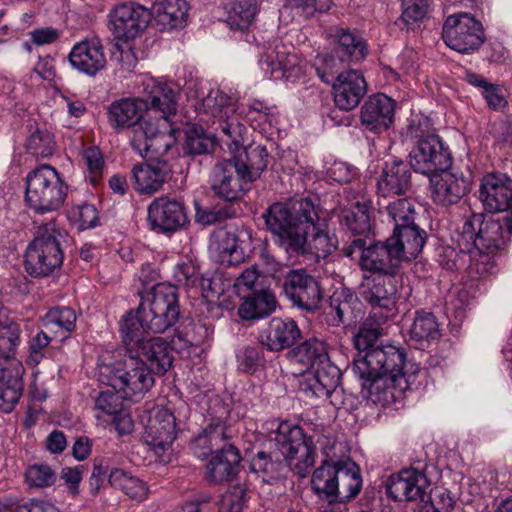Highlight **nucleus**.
I'll return each mask as SVG.
<instances>
[{"instance_id": "nucleus-9", "label": "nucleus", "mask_w": 512, "mask_h": 512, "mask_svg": "<svg viewBox=\"0 0 512 512\" xmlns=\"http://www.w3.org/2000/svg\"><path fill=\"white\" fill-rule=\"evenodd\" d=\"M273 435L272 440L288 466L305 477L315 463L316 448L312 437L300 426L289 422L279 423Z\"/></svg>"}, {"instance_id": "nucleus-23", "label": "nucleus", "mask_w": 512, "mask_h": 512, "mask_svg": "<svg viewBox=\"0 0 512 512\" xmlns=\"http://www.w3.org/2000/svg\"><path fill=\"white\" fill-rule=\"evenodd\" d=\"M332 91L335 106L342 111H351L365 96L367 83L361 72L347 70L336 77Z\"/></svg>"}, {"instance_id": "nucleus-5", "label": "nucleus", "mask_w": 512, "mask_h": 512, "mask_svg": "<svg viewBox=\"0 0 512 512\" xmlns=\"http://www.w3.org/2000/svg\"><path fill=\"white\" fill-rule=\"evenodd\" d=\"M99 361V381L121 392L126 399L138 401L154 385L153 372L146 367L143 359L130 353L116 360L102 355Z\"/></svg>"}, {"instance_id": "nucleus-26", "label": "nucleus", "mask_w": 512, "mask_h": 512, "mask_svg": "<svg viewBox=\"0 0 512 512\" xmlns=\"http://www.w3.org/2000/svg\"><path fill=\"white\" fill-rule=\"evenodd\" d=\"M411 188V171L402 160L386 161L377 178L376 192L378 196L390 197L404 195Z\"/></svg>"}, {"instance_id": "nucleus-43", "label": "nucleus", "mask_w": 512, "mask_h": 512, "mask_svg": "<svg viewBox=\"0 0 512 512\" xmlns=\"http://www.w3.org/2000/svg\"><path fill=\"white\" fill-rule=\"evenodd\" d=\"M341 225L354 235H366L371 230L369 208L365 203L356 202L343 208L339 214Z\"/></svg>"}, {"instance_id": "nucleus-25", "label": "nucleus", "mask_w": 512, "mask_h": 512, "mask_svg": "<svg viewBox=\"0 0 512 512\" xmlns=\"http://www.w3.org/2000/svg\"><path fill=\"white\" fill-rule=\"evenodd\" d=\"M395 102L382 93L370 96L360 110V121L366 130L382 133L393 123Z\"/></svg>"}, {"instance_id": "nucleus-54", "label": "nucleus", "mask_w": 512, "mask_h": 512, "mask_svg": "<svg viewBox=\"0 0 512 512\" xmlns=\"http://www.w3.org/2000/svg\"><path fill=\"white\" fill-rule=\"evenodd\" d=\"M386 209L389 217H391L394 222V228L415 222V206L408 198H400L394 202H390Z\"/></svg>"}, {"instance_id": "nucleus-58", "label": "nucleus", "mask_w": 512, "mask_h": 512, "mask_svg": "<svg viewBox=\"0 0 512 512\" xmlns=\"http://www.w3.org/2000/svg\"><path fill=\"white\" fill-rule=\"evenodd\" d=\"M339 42V49L346 55L360 60L365 56V43L362 39L348 29L340 28L336 32Z\"/></svg>"}, {"instance_id": "nucleus-28", "label": "nucleus", "mask_w": 512, "mask_h": 512, "mask_svg": "<svg viewBox=\"0 0 512 512\" xmlns=\"http://www.w3.org/2000/svg\"><path fill=\"white\" fill-rule=\"evenodd\" d=\"M171 169L166 161L141 163L131 171V183L134 190L141 195L158 192L168 180Z\"/></svg>"}, {"instance_id": "nucleus-46", "label": "nucleus", "mask_w": 512, "mask_h": 512, "mask_svg": "<svg viewBox=\"0 0 512 512\" xmlns=\"http://www.w3.org/2000/svg\"><path fill=\"white\" fill-rule=\"evenodd\" d=\"M109 483L121 489L126 495L135 500H143L147 496L146 484L140 479L129 475L122 469H114L110 472Z\"/></svg>"}, {"instance_id": "nucleus-7", "label": "nucleus", "mask_w": 512, "mask_h": 512, "mask_svg": "<svg viewBox=\"0 0 512 512\" xmlns=\"http://www.w3.org/2000/svg\"><path fill=\"white\" fill-rule=\"evenodd\" d=\"M63 233L54 222L39 227L25 254V269L33 277H46L59 268L64 259Z\"/></svg>"}, {"instance_id": "nucleus-62", "label": "nucleus", "mask_w": 512, "mask_h": 512, "mask_svg": "<svg viewBox=\"0 0 512 512\" xmlns=\"http://www.w3.org/2000/svg\"><path fill=\"white\" fill-rule=\"evenodd\" d=\"M25 479L30 487L42 488L55 482V474L48 465L35 464L26 470Z\"/></svg>"}, {"instance_id": "nucleus-1", "label": "nucleus", "mask_w": 512, "mask_h": 512, "mask_svg": "<svg viewBox=\"0 0 512 512\" xmlns=\"http://www.w3.org/2000/svg\"><path fill=\"white\" fill-rule=\"evenodd\" d=\"M382 334L378 325L363 323L354 336L359 351L353 370L364 380L363 387L376 401L397 398L415 381L417 369L406 362L405 353L392 345L373 347Z\"/></svg>"}, {"instance_id": "nucleus-41", "label": "nucleus", "mask_w": 512, "mask_h": 512, "mask_svg": "<svg viewBox=\"0 0 512 512\" xmlns=\"http://www.w3.org/2000/svg\"><path fill=\"white\" fill-rule=\"evenodd\" d=\"M226 22L232 30L245 31L253 23L258 11L257 0L229 1L225 4Z\"/></svg>"}, {"instance_id": "nucleus-33", "label": "nucleus", "mask_w": 512, "mask_h": 512, "mask_svg": "<svg viewBox=\"0 0 512 512\" xmlns=\"http://www.w3.org/2000/svg\"><path fill=\"white\" fill-rule=\"evenodd\" d=\"M241 456L236 447L215 453L206 465L205 478L213 484L231 480L239 471Z\"/></svg>"}, {"instance_id": "nucleus-29", "label": "nucleus", "mask_w": 512, "mask_h": 512, "mask_svg": "<svg viewBox=\"0 0 512 512\" xmlns=\"http://www.w3.org/2000/svg\"><path fill=\"white\" fill-rule=\"evenodd\" d=\"M301 332L292 319L272 318L260 335L263 347L272 352H279L294 345Z\"/></svg>"}, {"instance_id": "nucleus-24", "label": "nucleus", "mask_w": 512, "mask_h": 512, "mask_svg": "<svg viewBox=\"0 0 512 512\" xmlns=\"http://www.w3.org/2000/svg\"><path fill=\"white\" fill-rule=\"evenodd\" d=\"M68 59L74 69L90 77L104 70L107 64L104 46L99 38L85 39L76 43Z\"/></svg>"}, {"instance_id": "nucleus-10", "label": "nucleus", "mask_w": 512, "mask_h": 512, "mask_svg": "<svg viewBox=\"0 0 512 512\" xmlns=\"http://www.w3.org/2000/svg\"><path fill=\"white\" fill-rule=\"evenodd\" d=\"M67 186L50 165H42L26 177L25 200L39 213L57 210L64 202Z\"/></svg>"}, {"instance_id": "nucleus-21", "label": "nucleus", "mask_w": 512, "mask_h": 512, "mask_svg": "<svg viewBox=\"0 0 512 512\" xmlns=\"http://www.w3.org/2000/svg\"><path fill=\"white\" fill-rule=\"evenodd\" d=\"M24 367L15 355L0 358V410L12 411L18 403L23 390Z\"/></svg>"}, {"instance_id": "nucleus-56", "label": "nucleus", "mask_w": 512, "mask_h": 512, "mask_svg": "<svg viewBox=\"0 0 512 512\" xmlns=\"http://www.w3.org/2000/svg\"><path fill=\"white\" fill-rule=\"evenodd\" d=\"M19 343V325L8 319L0 320V358L15 355Z\"/></svg>"}, {"instance_id": "nucleus-32", "label": "nucleus", "mask_w": 512, "mask_h": 512, "mask_svg": "<svg viewBox=\"0 0 512 512\" xmlns=\"http://www.w3.org/2000/svg\"><path fill=\"white\" fill-rule=\"evenodd\" d=\"M359 306L358 297L353 292L348 289L337 290L330 297L326 321L331 326L355 322L360 314Z\"/></svg>"}, {"instance_id": "nucleus-15", "label": "nucleus", "mask_w": 512, "mask_h": 512, "mask_svg": "<svg viewBox=\"0 0 512 512\" xmlns=\"http://www.w3.org/2000/svg\"><path fill=\"white\" fill-rule=\"evenodd\" d=\"M360 297L372 309H380L379 320L385 322L396 310L397 285L394 275L364 277L359 287Z\"/></svg>"}, {"instance_id": "nucleus-22", "label": "nucleus", "mask_w": 512, "mask_h": 512, "mask_svg": "<svg viewBox=\"0 0 512 512\" xmlns=\"http://www.w3.org/2000/svg\"><path fill=\"white\" fill-rule=\"evenodd\" d=\"M429 481L425 474L413 468L391 475L386 484L387 495L395 501L425 500Z\"/></svg>"}, {"instance_id": "nucleus-16", "label": "nucleus", "mask_w": 512, "mask_h": 512, "mask_svg": "<svg viewBox=\"0 0 512 512\" xmlns=\"http://www.w3.org/2000/svg\"><path fill=\"white\" fill-rule=\"evenodd\" d=\"M409 156L414 171L428 176L447 169L451 163L448 150L435 134H428L425 139L418 141Z\"/></svg>"}, {"instance_id": "nucleus-2", "label": "nucleus", "mask_w": 512, "mask_h": 512, "mask_svg": "<svg viewBox=\"0 0 512 512\" xmlns=\"http://www.w3.org/2000/svg\"><path fill=\"white\" fill-rule=\"evenodd\" d=\"M263 217L274 243L289 255H299L318 213L311 199L300 198L272 204Z\"/></svg>"}, {"instance_id": "nucleus-57", "label": "nucleus", "mask_w": 512, "mask_h": 512, "mask_svg": "<svg viewBox=\"0 0 512 512\" xmlns=\"http://www.w3.org/2000/svg\"><path fill=\"white\" fill-rule=\"evenodd\" d=\"M214 145V139L198 125L191 126L187 131L186 150L189 154L207 153Z\"/></svg>"}, {"instance_id": "nucleus-47", "label": "nucleus", "mask_w": 512, "mask_h": 512, "mask_svg": "<svg viewBox=\"0 0 512 512\" xmlns=\"http://www.w3.org/2000/svg\"><path fill=\"white\" fill-rule=\"evenodd\" d=\"M124 399V394L113 388L102 391L95 399L96 418L106 420V417H116L124 409Z\"/></svg>"}, {"instance_id": "nucleus-6", "label": "nucleus", "mask_w": 512, "mask_h": 512, "mask_svg": "<svg viewBox=\"0 0 512 512\" xmlns=\"http://www.w3.org/2000/svg\"><path fill=\"white\" fill-rule=\"evenodd\" d=\"M506 235H512V215L473 214L465 220L455 241L460 251L479 248L499 254L506 247Z\"/></svg>"}, {"instance_id": "nucleus-55", "label": "nucleus", "mask_w": 512, "mask_h": 512, "mask_svg": "<svg viewBox=\"0 0 512 512\" xmlns=\"http://www.w3.org/2000/svg\"><path fill=\"white\" fill-rule=\"evenodd\" d=\"M76 320L75 310L69 307H54L47 312L44 319L47 328L56 326L66 333H70L75 329Z\"/></svg>"}, {"instance_id": "nucleus-36", "label": "nucleus", "mask_w": 512, "mask_h": 512, "mask_svg": "<svg viewBox=\"0 0 512 512\" xmlns=\"http://www.w3.org/2000/svg\"><path fill=\"white\" fill-rule=\"evenodd\" d=\"M338 489L335 502H346L356 497L362 488L360 468L354 462L338 461Z\"/></svg>"}, {"instance_id": "nucleus-20", "label": "nucleus", "mask_w": 512, "mask_h": 512, "mask_svg": "<svg viewBox=\"0 0 512 512\" xmlns=\"http://www.w3.org/2000/svg\"><path fill=\"white\" fill-rule=\"evenodd\" d=\"M479 198L486 211L512 215V179L506 174L492 173L483 177Z\"/></svg>"}, {"instance_id": "nucleus-64", "label": "nucleus", "mask_w": 512, "mask_h": 512, "mask_svg": "<svg viewBox=\"0 0 512 512\" xmlns=\"http://www.w3.org/2000/svg\"><path fill=\"white\" fill-rule=\"evenodd\" d=\"M454 501L447 491L436 489L430 497V502L423 507V512H451Z\"/></svg>"}, {"instance_id": "nucleus-17", "label": "nucleus", "mask_w": 512, "mask_h": 512, "mask_svg": "<svg viewBox=\"0 0 512 512\" xmlns=\"http://www.w3.org/2000/svg\"><path fill=\"white\" fill-rule=\"evenodd\" d=\"M210 183L215 195L228 202L240 199L251 184L232 159L215 164Z\"/></svg>"}, {"instance_id": "nucleus-8", "label": "nucleus", "mask_w": 512, "mask_h": 512, "mask_svg": "<svg viewBox=\"0 0 512 512\" xmlns=\"http://www.w3.org/2000/svg\"><path fill=\"white\" fill-rule=\"evenodd\" d=\"M136 322L127 320L120 326L126 353L143 359L146 367L153 373L164 374L173 362L169 343L162 337H145L144 333L137 332Z\"/></svg>"}, {"instance_id": "nucleus-31", "label": "nucleus", "mask_w": 512, "mask_h": 512, "mask_svg": "<svg viewBox=\"0 0 512 512\" xmlns=\"http://www.w3.org/2000/svg\"><path fill=\"white\" fill-rule=\"evenodd\" d=\"M388 241L389 247L394 248L402 261H410L421 253L426 242V232L414 222L394 228Z\"/></svg>"}, {"instance_id": "nucleus-48", "label": "nucleus", "mask_w": 512, "mask_h": 512, "mask_svg": "<svg viewBox=\"0 0 512 512\" xmlns=\"http://www.w3.org/2000/svg\"><path fill=\"white\" fill-rule=\"evenodd\" d=\"M411 338L418 342H429L440 337L436 317L429 312H417L410 330Z\"/></svg>"}, {"instance_id": "nucleus-63", "label": "nucleus", "mask_w": 512, "mask_h": 512, "mask_svg": "<svg viewBox=\"0 0 512 512\" xmlns=\"http://www.w3.org/2000/svg\"><path fill=\"white\" fill-rule=\"evenodd\" d=\"M237 357L239 369L248 374L255 373L265 364L263 351L257 347H246Z\"/></svg>"}, {"instance_id": "nucleus-49", "label": "nucleus", "mask_w": 512, "mask_h": 512, "mask_svg": "<svg viewBox=\"0 0 512 512\" xmlns=\"http://www.w3.org/2000/svg\"><path fill=\"white\" fill-rule=\"evenodd\" d=\"M470 254L469 273L473 277H485L492 274L496 268L498 253L472 248L471 251H462Z\"/></svg>"}, {"instance_id": "nucleus-27", "label": "nucleus", "mask_w": 512, "mask_h": 512, "mask_svg": "<svg viewBox=\"0 0 512 512\" xmlns=\"http://www.w3.org/2000/svg\"><path fill=\"white\" fill-rule=\"evenodd\" d=\"M431 195L434 202L443 206L457 203L468 191L469 181L463 176L439 170L430 176Z\"/></svg>"}, {"instance_id": "nucleus-11", "label": "nucleus", "mask_w": 512, "mask_h": 512, "mask_svg": "<svg viewBox=\"0 0 512 512\" xmlns=\"http://www.w3.org/2000/svg\"><path fill=\"white\" fill-rule=\"evenodd\" d=\"M442 38L449 48L462 54H470L481 47L485 34L479 20L469 13L459 12L446 18Z\"/></svg>"}, {"instance_id": "nucleus-38", "label": "nucleus", "mask_w": 512, "mask_h": 512, "mask_svg": "<svg viewBox=\"0 0 512 512\" xmlns=\"http://www.w3.org/2000/svg\"><path fill=\"white\" fill-rule=\"evenodd\" d=\"M232 160L237 164L242 174L246 176V179L252 183L267 168L269 154L264 146H249L244 150V155L232 158Z\"/></svg>"}, {"instance_id": "nucleus-13", "label": "nucleus", "mask_w": 512, "mask_h": 512, "mask_svg": "<svg viewBox=\"0 0 512 512\" xmlns=\"http://www.w3.org/2000/svg\"><path fill=\"white\" fill-rule=\"evenodd\" d=\"M198 110L218 119L221 132L233 143L237 144L242 141L245 127L236 116V108L228 95L219 89H211L202 99Z\"/></svg>"}, {"instance_id": "nucleus-30", "label": "nucleus", "mask_w": 512, "mask_h": 512, "mask_svg": "<svg viewBox=\"0 0 512 512\" xmlns=\"http://www.w3.org/2000/svg\"><path fill=\"white\" fill-rule=\"evenodd\" d=\"M175 417L166 409H154L145 427L144 440L154 449L165 450L175 439Z\"/></svg>"}, {"instance_id": "nucleus-44", "label": "nucleus", "mask_w": 512, "mask_h": 512, "mask_svg": "<svg viewBox=\"0 0 512 512\" xmlns=\"http://www.w3.org/2000/svg\"><path fill=\"white\" fill-rule=\"evenodd\" d=\"M313 224L315 228L309 229V234H306L305 244L299 255L312 253L317 257H326L336 249L335 243L328 232L324 230V224L321 223L319 217L313 221Z\"/></svg>"}, {"instance_id": "nucleus-18", "label": "nucleus", "mask_w": 512, "mask_h": 512, "mask_svg": "<svg viewBox=\"0 0 512 512\" xmlns=\"http://www.w3.org/2000/svg\"><path fill=\"white\" fill-rule=\"evenodd\" d=\"M284 290L293 304L305 311L318 309L323 299L319 282L303 269L292 270L287 274Z\"/></svg>"}, {"instance_id": "nucleus-50", "label": "nucleus", "mask_w": 512, "mask_h": 512, "mask_svg": "<svg viewBox=\"0 0 512 512\" xmlns=\"http://www.w3.org/2000/svg\"><path fill=\"white\" fill-rule=\"evenodd\" d=\"M284 468L280 460H273L269 454L264 451L258 452L251 460L250 469L263 481L270 482L277 479Z\"/></svg>"}, {"instance_id": "nucleus-37", "label": "nucleus", "mask_w": 512, "mask_h": 512, "mask_svg": "<svg viewBox=\"0 0 512 512\" xmlns=\"http://www.w3.org/2000/svg\"><path fill=\"white\" fill-rule=\"evenodd\" d=\"M338 462L330 463L324 461L312 474V490L322 499L329 503L335 502L337 485Z\"/></svg>"}, {"instance_id": "nucleus-61", "label": "nucleus", "mask_w": 512, "mask_h": 512, "mask_svg": "<svg viewBox=\"0 0 512 512\" xmlns=\"http://www.w3.org/2000/svg\"><path fill=\"white\" fill-rule=\"evenodd\" d=\"M82 160L89 173L91 183L96 184L102 176L104 168V158L101 151L95 146L86 147L83 150Z\"/></svg>"}, {"instance_id": "nucleus-53", "label": "nucleus", "mask_w": 512, "mask_h": 512, "mask_svg": "<svg viewBox=\"0 0 512 512\" xmlns=\"http://www.w3.org/2000/svg\"><path fill=\"white\" fill-rule=\"evenodd\" d=\"M26 148L30 154L46 158L52 155L55 150L54 137L48 130L36 128L29 135Z\"/></svg>"}, {"instance_id": "nucleus-40", "label": "nucleus", "mask_w": 512, "mask_h": 512, "mask_svg": "<svg viewBox=\"0 0 512 512\" xmlns=\"http://www.w3.org/2000/svg\"><path fill=\"white\" fill-rule=\"evenodd\" d=\"M187 14L185 0H160L155 4V18L163 29L182 27L186 23Z\"/></svg>"}, {"instance_id": "nucleus-51", "label": "nucleus", "mask_w": 512, "mask_h": 512, "mask_svg": "<svg viewBox=\"0 0 512 512\" xmlns=\"http://www.w3.org/2000/svg\"><path fill=\"white\" fill-rule=\"evenodd\" d=\"M428 6V0H401L402 13L396 24L401 28L410 29L426 17Z\"/></svg>"}, {"instance_id": "nucleus-3", "label": "nucleus", "mask_w": 512, "mask_h": 512, "mask_svg": "<svg viewBox=\"0 0 512 512\" xmlns=\"http://www.w3.org/2000/svg\"><path fill=\"white\" fill-rule=\"evenodd\" d=\"M148 105L140 98H122L108 108V122L117 131L133 127L131 145L142 157L166 153L170 144L157 125L143 119Z\"/></svg>"}, {"instance_id": "nucleus-14", "label": "nucleus", "mask_w": 512, "mask_h": 512, "mask_svg": "<svg viewBox=\"0 0 512 512\" xmlns=\"http://www.w3.org/2000/svg\"><path fill=\"white\" fill-rule=\"evenodd\" d=\"M108 19L109 29L114 37L129 41L135 39L147 28L151 13L140 4L122 3L110 10Z\"/></svg>"}, {"instance_id": "nucleus-42", "label": "nucleus", "mask_w": 512, "mask_h": 512, "mask_svg": "<svg viewBox=\"0 0 512 512\" xmlns=\"http://www.w3.org/2000/svg\"><path fill=\"white\" fill-rule=\"evenodd\" d=\"M276 298L269 291H260L247 297L238 309L242 319L254 320L271 314L276 308Z\"/></svg>"}, {"instance_id": "nucleus-45", "label": "nucleus", "mask_w": 512, "mask_h": 512, "mask_svg": "<svg viewBox=\"0 0 512 512\" xmlns=\"http://www.w3.org/2000/svg\"><path fill=\"white\" fill-rule=\"evenodd\" d=\"M144 102L147 103L148 108L161 113V118L164 120H168L176 113L175 93L166 84L154 83Z\"/></svg>"}, {"instance_id": "nucleus-4", "label": "nucleus", "mask_w": 512, "mask_h": 512, "mask_svg": "<svg viewBox=\"0 0 512 512\" xmlns=\"http://www.w3.org/2000/svg\"><path fill=\"white\" fill-rule=\"evenodd\" d=\"M180 309L175 286L166 283L154 284L142 297L136 312H127L120 323L137 321V332L163 333L172 327L179 318Z\"/></svg>"}, {"instance_id": "nucleus-34", "label": "nucleus", "mask_w": 512, "mask_h": 512, "mask_svg": "<svg viewBox=\"0 0 512 512\" xmlns=\"http://www.w3.org/2000/svg\"><path fill=\"white\" fill-rule=\"evenodd\" d=\"M312 370L313 378L308 384L310 391L318 398L329 397L340 382L339 368L331 363L328 356Z\"/></svg>"}, {"instance_id": "nucleus-59", "label": "nucleus", "mask_w": 512, "mask_h": 512, "mask_svg": "<svg viewBox=\"0 0 512 512\" xmlns=\"http://www.w3.org/2000/svg\"><path fill=\"white\" fill-rule=\"evenodd\" d=\"M173 275L177 284L187 289L197 287L204 282L198 267L191 261L177 264Z\"/></svg>"}, {"instance_id": "nucleus-12", "label": "nucleus", "mask_w": 512, "mask_h": 512, "mask_svg": "<svg viewBox=\"0 0 512 512\" xmlns=\"http://www.w3.org/2000/svg\"><path fill=\"white\" fill-rule=\"evenodd\" d=\"M388 239L385 242L372 241L367 244L365 238H355L343 251L348 257L360 252V266L363 270L374 275H394L402 259L393 247H389Z\"/></svg>"}, {"instance_id": "nucleus-19", "label": "nucleus", "mask_w": 512, "mask_h": 512, "mask_svg": "<svg viewBox=\"0 0 512 512\" xmlns=\"http://www.w3.org/2000/svg\"><path fill=\"white\" fill-rule=\"evenodd\" d=\"M185 206L181 201L161 196L148 206V223L156 233H173L187 222Z\"/></svg>"}, {"instance_id": "nucleus-35", "label": "nucleus", "mask_w": 512, "mask_h": 512, "mask_svg": "<svg viewBox=\"0 0 512 512\" xmlns=\"http://www.w3.org/2000/svg\"><path fill=\"white\" fill-rule=\"evenodd\" d=\"M260 65L270 78L285 77L290 79L297 77L300 68L297 65V57L294 54H282L274 49H268L260 58Z\"/></svg>"}, {"instance_id": "nucleus-39", "label": "nucleus", "mask_w": 512, "mask_h": 512, "mask_svg": "<svg viewBox=\"0 0 512 512\" xmlns=\"http://www.w3.org/2000/svg\"><path fill=\"white\" fill-rule=\"evenodd\" d=\"M328 356L326 344L316 338L308 339L288 352L290 360L306 370L313 369Z\"/></svg>"}, {"instance_id": "nucleus-52", "label": "nucleus", "mask_w": 512, "mask_h": 512, "mask_svg": "<svg viewBox=\"0 0 512 512\" xmlns=\"http://www.w3.org/2000/svg\"><path fill=\"white\" fill-rule=\"evenodd\" d=\"M249 499V489L245 483L230 486L222 496L219 512H242Z\"/></svg>"}, {"instance_id": "nucleus-60", "label": "nucleus", "mask_w": 512, "mask_h": 512, "mask_svg": "<svg viewBox=\"0 0 512 512\" xmlns=\"http://www.w3.org/2000/svg\"><path fill=\"white\" fill-rule=\"evenodd\" d=\"M203 433L205 436H207L210 447L214 449L215 453L226 452L228 448L235 447L232 443L229 442L227 428L220 421L209 424L203 430Z\"/></svg>"}]
</instances>
